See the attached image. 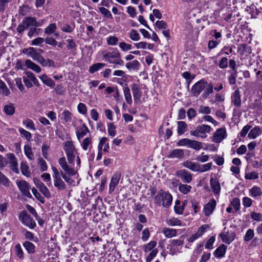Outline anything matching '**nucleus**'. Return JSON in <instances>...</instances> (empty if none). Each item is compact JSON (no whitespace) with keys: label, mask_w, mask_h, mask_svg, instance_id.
Segmentation results:
<instances>
[{"label":"nucleus","mask_w":262,"mask_h":262,"mask_svg":"<svg viewBox=\"0 0 262 262\" xmlns=\"http://www.w3.org/2000/svg\"><path fill=\"white\" fill-rule=\"evenodd\" d=\"M58 163L62 169V171H61L62 178L68 185H73L75 181L71 178V176H75L77 173V169H75L74 167L69 166L66 158L64 157L58 159Z\"/></svg>","instance_id":"f257e3e1"},{"label":"nucleus","mask_w":262,"mask_h":262,"mask_svg":"<svg viewBox=\"0 0 262 262\" xmlns=\"http://www.w3.org/2000/svg\"><path fill=\"white\" fill-rule=\"evenodd\" d=\"M63 148L66 152L69 166L74 167V161L77 154L76 149L72 141H67L63 143Z\"/></svg>","instance_id":"f03ea898"},{"label":"nucleus","mask_w":262,"mask_h":262,"mask_svg":"<svg viewBox=\"0 0 262 262\" xmlns=\"http://www.w3.org/2000/svg\"><path fill=\"white\" fill-rule=\"evenodd\" d=\"M172 195L168 192L163 190L159 191L155 197V203L158 206L168 207L171 204Z\"/></svg>","instance_id":"7ed1b4c3"},{"label":"nucleus","mask_w":262,"mask_h":262,"mask_svg":"<svg viewBox=\"0 0 262 262\" xmlns=\"http://www.w3.org/2000/svg\"><path fill=\"white\" fill-rule=\"evenodd\" d=\"M103 59L110 64L119 66H123L124 64L121 54L117 50L105 53L103 56Z\"/></svg>","instance_id":"20e7f679"},{"label":"nucleus","mask_w":262,"mask_h":262,"mask_svg":"<svg viewBox=\"0 0 262 262\" xmlns=\"http://www.w3.org/2000/svg\"><path fill=\"white\" fill-rule=\"evenodd\" d=\"M53 171V179L54 185L59 190H65L67 186L61 178V171H59L55 167H52Z\"/></svg>","instance_id":"39448f33"},{"label":"nucleus","mask_w":262,"mask_h":262,"mask_svg":"<svg viewBox=\"0 0 262 262\" xmlns=\"http://www.w3.org/2000/svg\"><path fill=\"white\" fill-rule=\"evenodd\" d=\"M144 90L145 97H143L142 100L143 101H145V99L147 98V89L145 86L141 89L139 86L137 84H133L132 86V90L133 92V95L134 97V102L135 103L139 104L142 103V101L141 97L142 95V91Z\"/></svg>","instance_id":"423d86ee"},{"label":"nucleus","mask_w":262,"mask_h":262,"mask_svg":"<svg viewBox=\"0 0 262 262\" xmlns=\"http://www.w3.org/2000/svg\"><path fill=\"white\" fill-rule=\"evenodd\" d=\"M211 130V127L210 126L203 124L198 126L195 130H191L190 133L192 136L205 138L207 136L206 133H209Z\"/></svg>","instance_id":"0eeeda50"},{"label":"nucleus","mask_w":262,"mask_h":262,"mask_svg":"<svg viewBox=\"0 0 262 262\" xmlns=\"http://www.w3.org/2000/svg\"><path fill=\"white\" fill-rule=\"evenodd\" d=\"M18 218L24 225L30 228H34L36 226L35 221L25 210L20 212Z\"/></svg>","instance_id":"6e6552de"},{"label":"nucleus","mask_w":262,"mask_h":262,"mask_svg":"<svg viewBox=\"0 0 262 262\" xmlns=\"http://www.w3.org/2000/svg\"><path fill=\"white\" fill-rule=\"evenodd\" d=\"M16 185L21 193L28 198H31L32 195L30 192L31 186L30 184L25 180H17Z\"/></svg>","instance_id":"1a4fd4ad"},{"label":"nucleus","mask_w":262,"mask_h":262,"mask_svg":"<svg viewBox=\"0 0 262 262\" xmlns=\"http://www.w3.org/2000/svg\"><path fill=\"white\" fill-rule=\"evenodd\" d=\"M184 244L182 237L179 239H174L170 241L169 244L170 251L172 254L176 252H180L182 246Z\"/></svg>","instance_id":"9d476101"},{"label":"nucleus","mask_w":262,"mask_h":262,"mask_svg":"<svg viewBox=\"0 0 262 262\" xmlns=\"http://www.w3.org/2000/svg\"><path fill=\"white\" fill-rule=\"evenodd\" d=\"M223 242L230 244L234 241L236 234L233 231H226V228L224 229L223 231L219 235Z\"/></svg>","instance_id":"9b49d317"},{"label":"nucleus","mask_w":262,"mask_h":262,"mask_svg":"<svg viewBox=\"0 0 262 262\" xmlns=\"http://www.w3.org/2000/svg\"><path fill=\"white\" fill-rule=\"evenodd\" d=\"M207 82L204 80H201L196 82L191 88V92L195 96H198L200 93L205 89Z\"/></svg>","instance_id":"f8f14e48"},{"label":"nucleus","mask_w":262,"mask_h":262,"mask_svg":"<svg viewBox=\"0 0 262 262\" xmlns=\"http://www.w3.org/2000/svg\"><path fill=\"white\" fill-rule=\"evenodd\" d=\"M176 176L180 178L184 183H190L192 180V174L185 169L178 170Z\"/></svg>","instance_id":"ddd939ff"},{"label":"nucleus","mask_w":262,"mask_h":262,"mask_svg":"<svg viewBox=\"0 0 262 262\" xmlns=\"http://www.w3.org/2000/svg\"><path fill=\"white\" fill-rule=\"evenodd\" d=\"M209 228L210 227L208 225H203L198 229V230L195 233L192 234L188 238V242L190 243L193 242L195 240L201 237Z\"/></svg>","instance_id":"4468645a"},{"label":"nucleus","mask_w":262,"mask_h":262,"mask_svg":"<svg viewBox=\"0 0 262 262\" xmlns=\"http://www.w3.org/2000/svg\"><path fill=\"white\" fill-rule=\"evenodd\" d=\"M227 137V132L225 128L217 129L214 133L212 141L215 143H220Z\"/></svg>","instance_id":"2eb2a0df"},{"label":"nucleus","mask_w":262,"mask_h":262,"mask_svg":"<svg viewBox=\"0 0 262 262\" xmlns=\"http://www.w3.org/2000/svg\"><path fill=\"white\" fill-rule=\"evenodd\" d=\"M121 175L119 173H114L111 180L109 185V193H112L116 186L118 185L119 180L120 179Z\"/></svg>","instance_id":"dca6fc26"},{"label":"nucleus","mask_w":262,"mask_h":262,"mask_svg":"<svg viewBox=\"0 0 262 262\" xmlns=\"http://www.w3.org/2000/svg\"><path fill=\"white\" fill-rule=\"evenodd\" d=\"M216 205V201L214 199L211 200L204 207V211L206 216H209L214 211Z\"/></svg>","instance_id":"f3484780"},{"label":"nucleus","mask_w":262,"mask_h":262,"mask_svg":"<svg viewBox=\"0 0 262 262\" xmlns=\"http://www.w3.org/2000/svg\"><path fill=\"white\" fill-rule=\"evenodd\" d=\"M6 157L8 159L9 163L11 169L14 172H17V162L15 155L12 153L7 154Z\"/></svg>","instance_id":"a211bd4d"},{"label":"nucleus","mask_w":262,"mask_h":262,"mask_svg":"<svg viewBox=\"0 0 262 262\" xmlns=\"http://www.w3.org/2000/svg\"><path fill=\"white\" fill-rule=\"evenodd\" d=\"M184 156V150L181 149H175L171 150L168 154L169 158L182 159Z\"/></svg>","instance_id":"6ab92c4d"},{"label":"nucleus","mask_w":262,"mask_h":262,"mask_svg":"<svg viewBox=\"0 0 262 262\" xmlns=\"http://www.w3.org/2000/svg\"><path fill=\"white\" fill-rule=\"evenodd\" d=\"M23 24L27 29L34 27H38L40 25L37 24L36 19L32 17L25 18L23 21Z\"/></svg>","instance_id":"aec40b11"},{"label":"nucleus","mask_w":262,"mask_h":262,"mask_svg":"<svg viewBox=\"0 0 262 262\" xmlns=\"http://www.w3.org/2000/svg\"><path fill=\"white\" fill-rule=\"evenodd\" d=\"M99 147H101V149L103 150V152H108L110 145L108 143V139L106 137H104L99 138L98 148H99Z\"/></svg>","instance_id":"412c9836"},{"label":"nucleus","mask_w":262,"mask_h":262,"mask_svg":"<svg viewBox=\"0 0 262 262\" xmlns=\"http://www.w3.org/2000/svg\"><path fill=\"white\" fill-rule=\"evenodd\" d=\"M188 201L185 200L182 205H180V201L177 200L175 202V205L174 207V211L177 214H182L183 212L185 207L186 206Z\"/></svg>","instance_id":"4be33fe9"},{"label":"nucleus","mask_w":262,"mask_h":262,"mask_svg":"<svg viewBox=\"0 0 262 262\" xmlns=\"http://www.w3.org/2000/svg\"><path fill=\"white\" fill-rule=\"evenodd\" d=\"M210 186L215 194H219L221 191V186L219 181L215 179H210Z\"/></svg>","instance_id":"5701e85b"},{"label":"nucleus","mask_w":262,"mask_h":262,"mask_svg":"<svg viewBox=\"0 0 262 262\" xmlns=\"http://www.w3.org/2000/svg\"><path fill=\"white\" fill-rule=\"evenodd\" d=\"M183 165L193 171L200 170V164L198 163L192 162L190 161H186L183 163Z\"/></svg>","instance_id":"b1692460"},{"label":"nucleus","mask_w":262,"mask_h":262,"mask_svg":"<svg viewBox=\"0 0 262 262\" xmlns=\"http://www.w3.org/2000/svg\"><path fill=\"white\" fill-rule=\"evenodd\" d=\"M232 102L233 104L237 106H240L241 105V99L240 93L238 90H236L234 91L231 96Z\"/></svg>","instance_id":"393cba45"},{"label":"nucleus","mask_w":262,"mask_h":262,"mask_svg":"<svg viewBox=\"0 0 262 262\" xmlns=\"http://www.w3.org/2000/svg\"><path fill=\"white\" fill-rule=\"evenodd\" d=\"M25 65L28 68L31 69L37 73H39L41 71V68L38 65L30 59H27L25 61Z\"/></svg>","instance_id":"a878e982"},{"label":"nucleus","mask_w":262,"mask_h":262,"mask_svg":"<svg viewBox=\"0 0 262 262\" xmlns=\"http://www.w3.org/2000/svg\"><path fill=\"white\" fill-rule=\"evenodd\" d=\"M162 233L167 238H172L175 237L177 234V230L175 229L169 228H164L162 230Z\"/></svg>","instance_id":"bb28decb"},{"label":"nucleus","mask_w":262,"mask_h":262,"mask_svg":"<svg viewBox=\"0 0 262 262\" xmlns=\"http://www.w3.org/2000/svg\"><path fill=\"white\" fill-rule=\"evenodd\" d=\"M40 63L42 67H55V62L50 59H45L42 56L37 62Z\"/></svg>","instance_id":"cd10ccee"},{"label":"nucleus","mask_w":262,"mask_h":262,"mask_svg":"<svg viewBox=\"0 0 262 262\" xmlns=\"http://www.w3.org/2000/svg\"><path fill=\"white\" fill-rule=\"evenodd\" d=\"M227 249V246L224 244H222L214 251V255L217 258L224 256Z\"/></svg>","instance_id":"c85d7f7f"},{"label":"nucleus","mask_w":262,"mask_h":262,"mask_svg":"<svg viewBox=\"0 0 262 262\" xmlns=\"http://www.w3.org/2000/svg\"><path fill=\"white\" fill-rule=\"evenodd\" d=\"M39 78L44 84L49 86L53 88L55 85L54 81L46 74L40 76Z\"/></svg>","instance_id":"c756f323"},{"label":"nucleus","mask_w":262,"mask_h":262,"mask_svg":"<svg viewBox=\"0 0 262 262\" xmlns=\"http://www.w3.org/2000/svg\"><path fill=\"white\" fill-rule=\"evenodd\" d=\"M61 119L66 123H70L72 121L73 115L68 110H64L61 114Z\"/></svg>","instance_id":"7c9ffc66"},{"label":"nucleus","mask_w":262,"mask_h":262,"mask_svg":"<svg viewBox=\"0 0 262 262\" xmlns=\"http://www.w3.org/2000/svg\"><path fill=\"white\" fill-rule=\"evenodd\" d=\"M262 133V131L259 127H255L252 129L248 135V137L250 139H255Z\"/></svg>","instance_id":"2f4dec72"},{"label":"nucleus","mask_w":262,"mask_h":262,"mask_svg":"<svg viewBox=\"0 0 262 262\" xmlns=\"http://www.w3.org/2000/svg\"><path fill=\"white\" fill-rule=\"evenodd\" d=\"M167 224L171 226H182L184 224L177 218L172 217L166 220Z\"/></svg>","instance_id":"473e14b6"},{"label":"nucleus","mask_w":262,"mask_h":262,"mask_svg":"<svg viewBox=\"0 0 262 262\" xmlns=\"http://www.w3.org/2000/svg\"><path fill=\"white\" fill-rule=\"evenodd\" d=\"M92 138L87 137L84 139L83 140L81 145L82 149L84 150H90L92 147Z\"/></svg>","instance_id":"72a5a7b5"},{"label":"nucleus","mask_w":262,"mask_h":262,"mask_svg":"<svg viewBox=\"0 0 262 262\" xmlns=\"http://www.w3.org/2000/svg\"><path fill=\"white\" fill-rule=\"evenodd\" d=\"M105 64L104 63H96L93 64L89 68V72L90 73L93 74L95 72L98 71V70L102 69L103 67L105 66Z\"/></svg>","instance_id":"f704fd0d"},{"label":"nucleus","mask_w":262,"mask_h":262,"mask_svg":"<svg viewBox=\"0 0 262 262\" xmlns=\"http://www.w3.org/2000/svg\"><path fill=\"white\" fill-rule=\"evenodd\" d=\"M123 93L126 102L128 104H131L133 100L130 90L128 87L125 86L123 88Z\"/></svg>","instance_id":"c9c22d12"},{"label":"nucleus","mask_w":262,"mask_h":262,"mask_svg":"<svg viewBox=\"0 0 262 262\" xmlns=\"http://www.w3.org/2000/svg\"><path fill=\"white\" fill-rule=\"evenodd\" d=\"M192 187L190 185L180 183L179 186V190L184 194H188L191 189Z\"/></svg>","instance_id":"e433bc0d"},{"label":"nucleus","mask_w":262,"mask_h":262,"mask_svg":"<svg viewBox=\"0 0 262 262\" xmlns=\"http://www.w3.org/2000/svg\"><path fill=\"white\" fill-rule=\"evenodd\" d=\"M187 128V124L184 121H179L178 122V129L177 132L179 135L183 134L186 131Z\"/></svg>","instance_id":"4c0bfd02"},{"label":"nucleus","mask_w":262,"mask_h":262,"mask_svg":"<svg viewBox=\"0 0 262 262\" xmlns=\"http://www.w3.org/2000/svg\"><path fill=\"white\" fill-rule=\"evenodd\" d=\"M23 246L29 253H33L35 252V245L28 241L24 243Z\"/></svg>","instance_id":"58836bf2"},{"label":"nucleus","mask_w":262,"mask_h":262,"mask_svg":"<svg viewBox=\"0 0 262 262\" xmlns=\"http://www.w3.org/2000/svg\"><path fill=\"white\" fill-rule=\"evenodd\" d=\"M140 66L138 61L135 60L126 63V67L128 70L138 69Z\"/></svg>","instance_id":"ea45409f"},{"label":"nucleus","mask_w":262,"mask_h":262,"mask_svg":"<svg viewBox=\"0 0 262 262\" xmlns=\"http://www.w3.org/2000/svg\"><path fill=\"white\" fill-rule=\"evenodd\" d=\"M107 127L108 135L112 138L115 137L116 135V126L113 123L110 122L107 123Z\"/></svg>","instance_id":"a19ab883"},{"label":"nucleus","mask_w":262,"mask_h":262,"mask_svg":"<svg viewBox=\"0 0 262 262\" xmlns=\"http://www.w3.org/2000/svg\"><path fill=\"white\" fill-rule=\"evenodd\" d=\"M24 152L29 159L31 160L34 159V154L32 152V148L29 145H26L24 146Z\"/></svg>","instance_id":"79ce46f5"},{"label":"nucleus","mask_w":262,"mask_h":262,"mask_svg":"<svg viewBox=\"0 0 262 262\" xmlns=\"http://www.w3.org/2000/svg\"><path fill=\"white\" fill-rule=\"evenodd\" d=\"M250 193L252 197L255 198L256 196H260L262 194L261 189L258 186L253 187L250 190Z\"/></svg>","instance_id":"37998d69"},{"label":"nucleus","mask_w":262,"mask_h":262,"mask_svg":"<svg viewBox=\"0 0 262 262\" xmlns=\"http://www.w3.org/2000/svg\"><path fill=\"white\" fill-rule=\"evenodd\" d=\"M189 148L199 150L202 148V143L198 141L191 140Z\"/></svg>","instance_id":"c03bdc74"},{"label":"nucleus","mask_w":262,"mask_h":262,"mask_svg":"<svg viewBox=\"0 0 262 262\" xmlns=\"http://www.w3.org/2000/svg\"><path fill=\"white\" fill-rule=\"evenodd\" d=\"M57 29V27L55 24L52 23L50 24L47 27H46L45 29V33L47 34H51L54 33L56 30Z\"/></svg>","instance_id":"a18cd8bd"},{"label":"nucleus","mask_w":262,"mask_h":262,"mask_svg":"<svg viewBox=\"0 0 262 262\" xmlns=\"http://www.w3.org/2000/svg\"><path fill=\"white\" fill-rule=\"evenodd\" d=\"M129 36L130 38L133 41H138L140 40V36L139 33L136 30H132L129 33Z\"/></svg>","instance_id":"49530a36"},{"label":"nucleus","mask_w":262,"mask_h":262,"mask_svg":"<svg viewBox=\"0 0 262 262\" xmlns=\"http://www.w3.org/2000/svg\"><path fill=\"white\" fill-rule=\"evenodd\" d=\"M254 236V232L253 229H248L245 233L244 237V240L245 242H249L251 240Z\"/></svg>","instance_id":"de8ad7c7"},{"label":"nucleus","mask_w":262,"mask_h":262,"mask_svg":"<svg viewBox=\"0 0 262 262\" xmlns=\"http://www.w3.org/2000/svg\"><path fill=\"white\" fill-rule=\"evenodd\" d=\"M206 89L204 90V93L202 94V96L204 98H207L210 94L213 92V85L211 83L208 84Z\"/></svg>","instance_id":"09e8293b"},{"label":"nucleus","mask_w":262,"mask_h":262,"mask_svg":"<svg viewBox=\"0 0 262 262\" xmlns=\"http://www.w3.org/2000/svg\"><path fill=\"white\" fill-rule=\"evenodd\" d=\"M77 110L78 112L83 115L87 114L88 109L85 104L83 103H79L77 106Z\"/></svg>","instance_id":"8fccbe9b"},{"label":"nucleus","mask_w":262,"mask_h":262,"mask_svg":"<svg viewBox=\"0 0 262 262\" xmlns=\"http://www.w3.org/2000/svg\"><path fill=\"white\" fill-rule=\"evenodd\" d=\"M99 10L100 12L105 17L110 19L113 18V16L111 12L107 9L104 7H100L99 8Z\"/></svg>","instance_id":"3c124183"},{"label":"nucleus","mask_w":262,"mask_h":262,"mask_svg":"<svg viewBox=\"0 0 262 262\" xmlns=\"http://www.w3.org/2000/svg\"><path fill=\"white\" fill-rule=\"evenodd\" d=\"M0 90H2V94L5 96H8L10 93L6 84L1 80H0Z\"/></svg>","instance_id":"603ef678"},{"label":"nucleus","mask_w":262,"mask_h":262,"mask_svg":"<svg viewBox=\"0 0 262 262\" xmlns=\"http://www.w3.org/2000/svg\"><path fill=\"white\" fill-rule=\"evenodd\" d=\"M20 168L22 172V173L26 176L30 177V172L29 170V167L26 163H22L20 165Z\"/></svg>","instance_id":"864d4df0"},{"label":"nucleus","mask_w":262,"mask_h":262,"mask_svg":"<svg viewBox=\"0 0 262 262\" xmlns=\"http://www.w3.org/2000/svg\"><path fill=\"white\" fill-rule=\"evenodd\" d=\"M4 111L8 115H12L14 113L15 108L11 105H7L4 106Z\"/></svg>","instance_id":"5fc2aeb1"},{"label":"nucleus","mask_w":262,"mask_h":262,"mask_svg":"<svg viewBox=\"0 0 262 262\" xmlns=\"http://www.w3.org/2000/svg\"><path fill=\"white\" fill-rule=\"evenodd\" d=\"M89 132L88 128L84 126V128H81L77 132V136L79 140L82 138Z\"/></svg>","instance_id":"6e6d98bb"},{"label":"nucleus","mask_w":262,"mask_h":262,"mask_svg":"<svg viewBox=\"0 0 262 262\" xmlns=\"http://www.w3.org/2000/svg\"><path fill=\"white\" fill-rule=\"evenodd\" d=\"M15 251L16 256L19 258H23L24 257V252L21 248L20 245L18 244L15 246Z\"/></svg>","instance_id":"4d7b16f0"},{"label":"nucleus","mask_w":262,"mask_h":262,"mask_svg":"<svg viewBox=\"0 0 262 262\" xmlns=\"http://www.w3.org/2000/svg\"><path fill=\"white\" fill-rule=\"evenodd\" d=\"M27 78L31 81L35 85H38L39 83L38 80L35 77L34 75L31 72H27L26 73Z\"/></svg>","instance_id":"13d9d810"},{"label":"nucleus","mask_w":262,"mask_h":262,"mask_svg":"<svg viewBox=\"0 0 262 262\" xmlns=\"http://www.w3.org/2000/svg\"><path fill=\"white\" fill-rule=\"evenodd\" d=\"M24 125L26 126V127L30 129L35 130V127L34 126V122L31 119H27L23 122Z\"/></svg>","instance_id":"bf43d9fd"},{"label":"nucleus","mask_w":262,"mask_h":262,"mask_svg":"<svg viewBox=\"0 0 262 262\" xmlns=\"http://www.w3.org/2000/svg\"><path fill=\"white\" fill-rule=\"evenodd\" d=\"M157 245V243L155 241H151L148 244L144 245V251L145 252H149L152 250Z\"/></svg>","instance_id":"052dcab7"},{"label":"nucleus","mask_w":262,"mask_h":262,"mask_svg":"<svg viewBox=\"0 0 262 262\" xmlns=\"http://www.w3.org/2000/svg\"><path fill=\"white\" fill-rule=\"evenodd\" d=\"M36 49L33 47H29L28 48H25L23 50V53L26 54L27 56H30L32 58L34 52L36 51Z\"/></svg>","instance_id":"680f3d73"},{"label":"nucleus","mask_w":262,"mask_h":262,"mask_svg":"<svg viewBox=\"0 0 262 262\" xmlns=\"http://www.w3.org/2000/svg\"><path fill=\"white\" fill-rule=\"evenodd\" d=\"M37 160L40 170L42 171L47 170L48 167L46 162L42 158H39Z\"/></svg>","instance_id":"e2e57ef3"},{"label":"nucleus","mask_w":262,"mask_h":262,"mask_svg":"<svg viewBox=\"0 0 262 262\" xmlns=\"http://www.w3.org/2000/svg\"><path fill=\"white\" fill-rule=\"evenodd\" d=\"M215 237L214 236H211L205 244V248L208 249H211L213 248V244L215 242Z\"/></svg>","instance_id":"0e129e2a"},{"label":"nucleus","mask_w":262,"mask_h":262,"mask_svg":"<svg viewBox=\"0 0 262 262\" xmlns=\"http://www.w3.org/2000/svg\"><path fill=\"white\" fill-rule=\"evenodd\" d=\"M19 132L23 137H24L27 140H30L31 138V134L30 132L26 130L23 128H19Z\"/></svg>","instance_id":"69168bd1"},{"label":"nucleus","mask_w":262,"mask_h":262,"mask_svg":"<svg viewBox=\"0 0 262 262\" xmlns=\"http://www.w3.org/2000/svg\"><path fill=\"white\" fill-rule=\"evenodd\" d=\"M191 140L187 138H183L180 140L177 143V145L179 146H186L188 147H189Z\"/></svg>","instance_id":"338daca9"},{"label":"nucleus","mask_w":262,"mask_h":262,"mask_svg":"<svg viewBox=\"0 0 262 262\" xmlns=\"http://www.w3.org/2000/svg\"><path fill=\"white\" fill-rule=\"evenodd\" d=\"M118 42V39L116 36H110L107 38V43L109 45L114 46L117 45Z\"/></svg>","instance_id":"774afa93"}]
</instances>
